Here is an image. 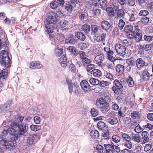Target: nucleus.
I'll return each instance as SVG.
<instances>
[{
    "mask_svg": "<svg viewBox=\"0 0 153 153\" xmlns=\"http://www.w3.org/2000/svg\"><path fill=\"white\" fill-rule=\"evenodd\" d=\"M142 34H134V38L137 42L140 41L142 39Z\"/></svg>",
    "mask_w": 153,
    "mask_h": 153,
    "instance_id": "8fccbe9b",
    "label": "nucleus"
},
{
    "mask_svg": "<svg viewBox=\"0 0 153 153\" xmlns=\"http://www.w3.org/2000/svg\"><path fill=\"white\" fill-rule=\"evenodd\" d=\"M105 152V153H114V149L113 147V142H111L110 144H104Z\"/></svg>",
    "mask_w": 153,
    "mask_h": 153,
    "instance_id": "4468645a",
    "label": "nucleus"
},
{
    "mask_svg": "<svg viewBox=\"0 0 153 153\" xmlns=\"http://www.w3.org/2000/svg\"><path fill=\"white\" fill-rule=\"evenodd\" d=\"M86 67V70L87 71L90 73H91V74H92V72H93L96 69L95 65L92 64H88Z\"/></svg>",
    "mask_w": 153,
    "mask_h": 153,
    "instance_id": "cd10ccee",
    "label": "nucleus"
},
{
    "mask_svg": "<svg viewBox=\"0 0 153 153\" xmlns=\"http://www.w3.org/2000/svg\"><path fill=\"white\" fill-rule=\"evenodd\" d=\"M134 131L136 133H138L141 132L143 131V129L140 126L139 124H138L135 128Z\"/></svg>",
    "mask_w": 153,
    "mask_h": 153,
    "instance_id": "e2e57ef3",
    "label": "nucleus"
},
{
    "mask_svg": "<svg viewBox=\"0 0 153 153\" xmlns=\"http://www.w3.org/2000/svg\"><path fill=\"white\" fill-rule=\"evenodd\" d=\"M58 3L56 1H52L50 4V6L52 9L56 8L58 7Z\"/></svg>",
    "mask_w": 153,
    "mask_h": 153,
    "instance_id": "5fc2aeb1",
    "label": "nucleus"
},
{
    "mask_svg": "<svg viewBox=\"0 0 153 153\" xmlns=\"http://www.w3.org/2000/svg\"><path fill=\"white\" fill-rule=\"evenodd\" d=\"M130 140H129L126 141L123 143L124 146L129 149H131L132 147V143L130 141Z\"/></svg>",
    "mask_w": 153,
    "mask_h": 153,
    "instance_id": "a19ab883",
    "label": "nucleus"
},
{
    "mask_svg": "<svg viewBox=\"0 0 153 153\" xmlns=\"http://www.w3.org/2000/svg\"><path fill=\"white\" fill-rule=\"evenodd\" d=\"M90 136L92 138L98 139L99 137V132L97 130H93L90 132Z\"/></svg>",
    "mask_w": 153,
    "mask_h": 153,
    "instance_id": "c85d7f7f",
    "label": "nucleus"
},
{
    "mask_svg": "<svg viewBox=\"0 0 153 153\" xmlns=\"http://www.w3.org/2000/svg\"><path fill=\"white\" fill-rule=\"evenodd\" d=\"M106 35L105 33H104L103 31H100L94 36V40L98 42H103L105 40Z\"/></svg>",
    "mask_w": 153,
    "mask_h": 153,
    "instance_id": "6e6552de",
    "label": "nucleus"
},
{
    "mask_svg": "<svg viewBox=\"0 0 153 153\" xmlns=\"http://www.w3.org/2000/svg\"><path fill=\"white\" fill-rule=\"evenodd\" d=\"M79 54L82 64L84 67H85L91 62V60L87 57L86 53L84 52L79 51Z\"/></svg>",
    "mask_w": 153,
    "mask_h": 153,
    "instance_id": "39448f33",
    "label": "nucleus"
},
{
    "mask_svg": "<svg viewBox=\"0 0 153 153\" xmlns=\"http://www.w3.org/2000/svg\"><path fill=\"white\" fill-rule=\"evenodd\" d=\"M133 27L130 25H128L124 27V31L126 33H128L129 32H133Z\"/></svg>",
    "mask_w": 153,
    "mask_h": 153,
    "instance_id": "79ce46f5",
    "label": "nucleus"
},
{
    "mask_svg": "<svg viewBox=\"0 0 153 153\" xmlns=\"http://www.w3.org/2000/svg\"><path fill=\"white\" fill-rule=\"evenodd\" d=\"M115 48L118 54L120 56H124L126 53L125 46L122 45L117 44L115 46Z\"/></svg>",
    "mask_w": 153,
    "mask_h": 153,
    "instance_id": "423d86ee",
    "label": "nucleus"
},
{
    "mask_svg": "<svg viewBox=\"0 0 153 153\" xmlns=\"http://www.w3.org/2000/svg\"><path fill=\"white\" fill-rule=\"evenodd\" d=\"M69 68L72 72H75L76 71V68L75 65L73 64H71L69 66Z\"/></svg>",
    "mask_w": 153,
    "mask_h": 153,
    "instance_id": "338daca9",
    "label": "nucleus"
},
{
    "mask_svg": "<svg viewBox=\"0 0 153 153\" xmlns=\"http://www.w3.org/2000/svg\"><path fill=\"white\" fill-rule=\"evenodd\" d=\"M135 64L137 68L140 70L145 66L147 65L145 61L141 58L137 59L136 60Z\"/></svg>",
    "mask_w": 153,
    "mask_h": 153,
    "instance_id": "ddd939ff",
    "label": "nucleus"
},
{
    "mask_svg": "<svg viewBox=\"0 0 153 153\" xmlns=\"http://www.w3.org/2000/svg\"><path fill=\"white\" fill-rule=\"evenodd\" d=\"M149 14V12L146 10H142L140 11L139 13L140 16H146Z\"/></svg>",
    "mask_w": 153,
    "mask_h": 153,
    "instance_id": "052dcab7",
    "label": "nucleus"
},
{
    "mask_svg": "<svg viewBox=\"0 0 153 153\" xmlns=\"http://www.w3.org/2000/svg\"><path fill=\"white\" fill-rule=\"evenodd\" d=\"M139 114L138 111H133L131 114V117L134 119L138 118L139 117Z\"/></svg>",
    "mask_w": 153,
    "mask_h": 153,
    "instance_id": "603ef678",
    "label": "nucleus"
},
{
    "mask_svg": "<svg viewBox=\"0 0 153 153\" xmlns=\"http://www.w3.org/2000/svg\"><path fill=\"white\" fill-rule=\"evenodd\" d=\"M115 86L118 88L119 89H122L123 88V86L122 84L120 83L119 81L117 79H115L114 81Z\"/></svg>",
    "mask_w": 153,
    "mask_h": 153,
    "instance_id": "09e8293b",
    "label": "nucleus"
},
{
    "mask_svg": "<svg viewBox=\"0 0 153 153\" xmlns=\"http://www.w3.org/2000/svg\"><path fill=\"white\" fill-rule=\"evenodd\" d=\"M100 25L102 28L106 31L108 30L111 27L109 22L106 20L102 21L101 22Z\"/></svg>",
    "mask_w": 153,
    "mask_h": 153,
    "instance_id": "a211bd4d",
    "label": "nucleus"
},
{
    "mask_svg": "<svg viewBox=\"0 0 153 153\" xmlns=\"http://www.w3.org/2000/svg\"><path fill=\"white\" fill-rule=\"evenodd\" d=\"M63 52V50L61 48H56L55 50V53L57 56H60Z\"/></svg>",
    "mask_w": 153,
    "mask_h": 153,
    "instance_id": "de8ad7c7",
    "label": "nucleus"
},
{
    "mask_svg": "<svg viewBox=\"0 0 153 153\" xmlns=\"http://www.w3.org/2000/svg\"><path fill=\"white\" fill-rule=\"evenodd\" d=\"M106 122L111 125H115L118 123V119L116 117H110L107 120Z\"/></svg>",
    "mask_w": 153,
    "mask_h": 153,
    "instance_id": "b1692460",
    "label": "nucleus"
},
{
    "mask_svg": "<svg viewBox=\"0 0 153 153\" xmlns=\"http://www.w3.org/2000/svg\"><path fill=\"white\" fill-rule=\"evenodd\" d=\"M30 128L31 130L33 131H36L41 129L40 126L32 125L30 126Z\"/></svg>",
    "mask_w": 153,
    "mask_h": 153,
    "instance_id": "37998d69",
    "label": "nucleus"
},
{
    "mask_svg": "<svg viewBox=\"0 0 153 153\" xmlns=\"http://www.w3.org/2000/svg\"><path fill=\"white\" fill-rule=\"evenodd\" d=\"M75 2L70 1L67 2L65 5V8L67 11L71 12L76 7Z\"/></svg>",
    "mask_w": 153,
    "mask_h": 153,
    "instance_id": "dca6fc26",
    "label": "nucleus"
},
{
    "mask_svg": "<svg viewBox=\"0 0 153 153\" xmlns=\"http://www.w3.org/2000/svg\"><path fill=\"white\" fill-rule=\"evenodd\" d=\"M126 110V108L125 106L121 107L118 112V115L121 117H123L125 116V111Z\"/></svg>",
    "mask_w": 153,
    "mask_h": 153,
    "instance_id": "2f4dec72",
    "label": "nucleus"
},
{
    "mask_svg": "<svg viewBox=\"0 0 153 153\" xmlns=\"http://www.w3.org/2000/svg\"><path fill=\"white\" fill-rule=\"evenodd\" d=\"M104 50L106 52V54L108 55V59L110 60V58L111 57V55H113L114 53V52L110 50L109 46H107L104 48Z\"/></svg>",
    "mask_w": 153,
    "mask_h": 153,
    "instance_id": "a878e982",
    "label": "nucleus"
},
{
    "mask_svg": "<svg viewBox=\"0 0 153 153\" xmlns=\"http://www.w3.org/2000/svg\"><path fill=\"white\" fill-rule=\"evenodd\" d=\"M91 113L92 116L93 117H96L98 114V111L96 109L94 108L91 109Z\"/></svg>",
    "mask_w": 153,
    "mask_h": 153,
    "instance_id": "4d7b16f0",
    "label": "nucleus"
},
{
    "mask_svg": "<svg viewBox=\"0 0 153 153\" xmlns=\"http://www.w3.org/2000/svg\"><path fill=\"white\" fill-rule=\"evenodd\" d=\"M121 135L123 140L126 141L127 140H131V136H129L127 134L121 133Z\"/></svg>",
    "mask_w": 153,
    "mask_h": 153,
    "instance_id": "a18cd8bd",
    "label": "nucleus"
},
{
    "mask_svg": "<svg viewBox=\"0 0 153 153\" xmlns=\"http://www.w3.org/2000/svg\"><path fill=\"white\" fill-rule=\"evenodd\" d=\"M99 153H102L103 151V147L100 145H97L96 147Z\"/></svg>",
    "mask_w": 153,
    "mask_h": 153,
    "instance_id": "69168bd1",
    "label": "nucleus"
},
{
    "mask_svg": "<svg viewBox=\"0 0 153 153\" xmlns=\"http://www.w3.org/2000/svg\"><path fill=\"white\" fill-rule=\"evenodd\" d=\"M131 140L137 143L141 142V137L140 135L137 134L132 133L131 134Z\"/></svg>",
    "mask_w": 153,
    "mask_h": 153,
    "instance_id": "6ab92c4d",
    "label": "nucleus"
},
{
    "mask_svg": "<svg viewBox=\"0 0 153 153\" xmlns=\"http://www.w3.org/2000/svg\"><path fill=\"white\" fill-rule=\"evenodd\" d=\"M93 75L94 77L100 78L102 75L101 71L99 69H95L93 72Z\"/></svg>",
    "mask_w": 153,
    "mask_h": 153,
    "instance_id": "c756f323",
    "label": "nucleus"
},
{
    "mask_svg": "<svg viewBox=\"0 0 153 153\" xmlns=\"http://www.w3.org/2000/svg\"><path fill=\"white\" fill-rule=\"evenodd\" d=\"M11 140L13 141H9L7 142V145H8V148H7V149L8 150H10L11 147H12L13 148V149H14V148H15V146L16 145V140H13L12 139V137H11Z\"/></svg>",
    "mask_w": 153,
    "mask_h": 153,
    "instance_id": "4be33fe9",
    "label": "nucleus"
},
{
    "mask_svg": "<svg viewBox=\"0 0 153 153\" xmlns=\"http://www.w3.org/2000/svg\"><path fill=\"white\" fill-rule=\"evenodd\" d=\"M118 9V4H115V5L114 4H112L111 7H109L106 8V11L107 12L108 16L109 17H113L115 15L114 10H117Z\"/></svg>",
    "mask_w": 153,
    "mask_h": 153,
    "instance_id": "0eeeda50",
    "label": "nucleus"
},
{
    "mask_svg": "<svg viewBox=\"0 0 153 153\" xmlns=\"http://www.w3.org/2000/svg\"><path fill=\"white\" fill-rule=\"evenodd\" d=\"M105 76L110 81H112L114 79V78L112 75L110 73L107 71H106L105 73Z\"/></svg>",
    "mask_w": 153,
    "mask_h": 153,
    "instance_id": "3c124183",
    "label": "nucleus"
},
{
    "mask_svg": "<svg viewBox=\"0 0 153 153\" xmlns=\"http://www.w3.org/2000/svg\"><path fill=\"white\" fill-rule=\"evenodd\" d=\"M90 83L93 85H97L99 83V80L94 78H91L89 80Z\"/></svg>",
    "mask_w": 153,
    "mask_h": 153,
    "instance_id": "ea45409f",
    "label": "nucleus"
},
{
    "mask_svg": "<svg viewBox=\"0 0 153 153\" xmlns=\"http://www.w3.org/2000/svg\"><path fill=\"white\" fill-rule=\"evenodd\" d=\"M91 27V31L93 33H96L98 32V28L97 26L95 25H92Z\"/></svg>",
    "mask_w": 153,
    "mask_h": 153,
    "instance_id": "13d9d810",
    "label": "nucleus"
},
{
    "mask_svg": "<svg viewBox=\"0 0 153 153\" xmlns=\"http://www.w3.org/2000/svg\"><path fill=\"white\" fill-rule=\"evenodd\" d=\"M125 25V22L122 19L119 20L118 24V28L120 30L122 29Z\"/></svg>",
    "mask_w": 153,
    "mask_h": 153,
    "instance_id": "c03bdc74",
    "label": "nucleus"
},
{
    "mask_svg": "<svg viewBox=\"0 0 153 153\" xmlns=\"http://www.w3.org/2000/svg\"><path fill=\"white\" fill-rule=\"evenodd\" d=\"M90 27L89 25L84 24L82 25L81 28V30L86 33H88L90 31Z\"/></svg>",
    "mask_w": 153,
    "mask_h": 153,
    "instance_id": "f704fd0d",
    "label": "nucleus"
},
{
    "mask_svg": "<svg viewBox=\"0 0 153 153\" xmlns=\"http://www.w3.org/2000/svg\"><path fill=\"white\" fill-rule=\"evenodd\" d=\"M149 134L147 131H143L141 134V141H143L144 143L148 142L149 140Z\"/></svg>",
    "mask_w": 153,
    "mask_h": 153,
    "instance_id": "aec40b11",
    "label": "nucleus"
},
{
    "mask_svg": "<svg viewBox=\"0 0 153 153\" xmlns=\"http://www.w3.org/2000/svg\"><path fill=\"white\" fill-rule=\"evenodd\" d=\"M126 62L127 64L129 65L128 66V68H129V70H130L131 68L130 66V65H133L134 64V61L133 59L132 58H131L128 59L126 61Z\"/></svg>",
    "mask_w": 153,
    "mask_h": 153,
    "instance_id": "864d4df0",
    "label": "nucleus"
},
{
    "mask_svg": "<svg viewBox=\"0 0 153 153\" xmlns=\"http://www.w3.org/2000/svg\"><path fill=\"white\" fill-rule=\"evenodd\" d=\"M80 85L82 88L85 91H91V87L87 81H82L80 83Z\"/></svg>",
    "mask_w": 153,
    "mask_h": 153,
    "instance_id": "f8f14e48",
    "label": "nucleus"
},
{
    "mask_svg": "<svg viewBox=\"0 0 153 153\" xmlns=\"http://www.w3.org/2000/svg\"><path fill=\"white\" fill-rule=\"evenodd\" d=\"M146 30L147 33H153V27L149 26L146 28Z\"/></svg>",
    "mask_w": 153,
    "mask_h": 153,
    "instance_id": "774afa93",
    "label": "nucleus"
},
{
    "mask_svg": "<svg viewBox=\"0 0 153 153\" xmlns=\"http://www.w3.org/2000/svg\"><path fill=\"white\" fill-rule=\"evenodd\" d=\"M149 18L148 17H145L141 19V22L142 24L144 25H146L149 23Z\"/></svg>",
    "mask_w": 153,
    "mask_h": 153,
    "instance_id": "680f3d73",
    "label": "nucleus"
},
{
    "mask_svg": "<svg viewBox=\"0 0 153 153\" xmlns=\"http://www.w3.org/2000/svg\"><path fill=\"white\" fill-rule=\"evenodd\" d=\"M116 69L117 72L121 74L124 70V67L123 65L118 64L116 66Z\"/></svg>",
    "mask_w": 153,
    "mask_h": 153,
    "instance_id": "c9c22d12",
    "label": "nucleus"
},
{
    "mask_svg": "<svg viewBox=\"0 0 153 153\" xmlns=\"http://www.w3.org/2000/svg\"><path fill=\"white\" fill-rule=\"evenodd\" d=\"M111 83V82L109 81L102 80L99 82V85L100 87H104L108 86Z\"/></svg>",
    "mask_w": 153,
    "mask_h": 153,
    "instance_id": "58836bf2",
    "label": "nucleus"
},
{
    "mask_svg": "<svg viewBox=\"0 0 153 153\" xmlns=\"http://www.w3.org/2000/svg\"><path fill=\"white\" fill-rule=\"evenodd\" d=\"M142 74L143 77L145 80L147 81L149 79L150 74L147 70H144L143 71Z\"/></svg>",
    "mask_w": 153,
    "mask_h": 153,
    "instance_id": "4c0bfd02",
    "label": "nucleus"
},
{
    "mask_svg": "<svg viewBox=\"0 0 153 153\" xmlns=\"http://www.w3.org/2000/svg\"><path fill=\"white\" fill-rule=\"evenodd\" d=\"M29 65L30 68L33 69H40L43 68L42 64L39 61L31 62L29 63Z\"/></svg>",
    "mask_w": 153,
    "mask_h": 153,
    "instance_id": "9b49d317",
    "label": "nucleus"
},
{
    "mask_svg": "<svg viewBox=\"0 0 153 153\" xmlns=\"http://www.w3.org/2000/svg\"><path fill=\"white\" fill-rule=\"evenodd\" d=\"M0 58L1 59L3 65L7 68L10 67V60L8 52L6 50L1 51L0 53Z\"/></svg>",
    "mask_w": 153,
    "mask_h": 153,
    "instance_id": "7ed1b4c3",
    "label": "nucleus"
},
{
    "mask_svg": "<svg viewBox=\"0 0 153 153\" xmlns=\"http://www.w3.org/2000/svg\"><path fill=\"white\" fill-rule=\"evenodd\" d=\"M75 36L78 39L82 41L84 40L86 38L85 35L80 32H77L76 33Z\"/></svg>",
    "mask_w": 153,
    "mask_h": 153,
    "instance_id": "473e14b6",
    "label": "nucleus"
},
{
    "mask_svg": "<svg viewBox=\"0 0 153 153\" xmlns=\"http://www.w3.org/2000/svg\"><path fill=\"white\" fill-rule=\"evenodd\" d=\"M112 141L115 143H117L120 141V138L117 135H113L112 137Z\"/></svg>",
    "mask_w": 153,
    "mask_h": 153,
    "instance_id": "49530a36",
    "label": "nucleus"
},
{
    "mask_svg": "<svg viewBox=\"0 0 153 153\" xmlns=\"http://www.w3.org/2000/svg\"><path fill=\"white\" fill-rule=\"evenodd\" d=\"M13 128H8L7 130H3L1 136L3 137L4 135L9 133L12 135V139L18 140L21 137L26 136L28 134L27 130L26 128V125H19L17 126L18 130H15Z\"/></svg>",
    "mask_w": 153,
    "mask_h": 153,
    "instance_id": "f257e3e1",
    "label": "nucleus"
},
{
    "mask_svg": "<svg viewBox=\"0 0 153 153\" xmlns=\"http://www.w3.org/2000/svg\"><path fill=\"white\" fill-rule=\"evenodd\" d=\"M125 12L122 9L117 10L115 11V16L116 19H123L125 16Z\"/></svg>",
    "mask_w": 153,
    "mask_h": 153,
    "instance_id": "f3484780",
    "label": "nucleus"
},
{
    "mask_svg": "<svg viewBox=\"0 0 153 153\" xmlns=\"http://www.w3.org/2000/svg\"><path fill=\"white\" fill-rule=\"evenodd\" d=\"M58 28L63 31H66L69 29V25L66 21H62L58 23Z\"/></svg>",
    "mask_w": 153,
    "mask_h": 153,
    "instance_id": "9d476101",
    "label": "nucleus"
},
{
    "mask_svg": "<svg viewBox=\"0 0 153 153\" xmlns=\"http://www.w3.org/2000/svg\"><path fill=\"white\" fill-rule=\"evenodd\" d=\"M97 126L98 129L102 131L105 130L107 128L105 126V123L102 121L99 122L97 124Z\"/></svg>",
    "mask_w": 153,
    "mask_h": 153,
    "instance_id": "7c9ffc66",
    "label": "nucleus"
},
{
    "mask_svg": "<svg viewBox=\"0 0 153 153\" xmlns=\"http://www.w3.org/2000/svg\"><path fill=\"white\" fill-rule=\"evenodd\" d=\"M7 141L4 140H0V145L2 146V148L5 150H7L8 147L7 145Z\"/></svg>",
    "mask_w": 153,
    "mask_h": 153,
    "instance_id": "e433bc0d",
    "label": "nucleus"
},
{
    "mask_svg": "<svg viewBox=\"0 0 153 153\" xmlns=\"http://www.w3.org/2000/svg\"><path fill=\"white\" fill-rule=\"evenodd\" d=\"M143 39L145 41L150 42L153 40V36L144 35L143 36Z\"/></svg>",
    "mask_w": 153,
    "mask_h": 153,
    "instance_id": "bf43d9fd",
    "label": "nucleus"
},
{
    "mask_svg": "<svg viewBox=\"0 0 153 153\" xmlns=\"http://www.w3.org/2000/svg\"><path fill=\"white\" fill-rule=\"evenodd\" d=\"M95 61L96 63L99 66L102 67L103 66L102 64V62L104 59V55L101 54L97 55L94 58Z\"/></svg>",
    "mask_w": 153,
    "mask_h": 153,
    "instance_id": "2eb2a0df",
    "label": "nucleus"
},
{
    "mask_svg": "<svg viewBox=\"0 0 153 153\" xmlns=\"http://www.w3.org/2000/svg\"><path fill=\"white\" fill-rule=\"evenodd\" d=\"M56 22V14L53 12L49 13L48 20L45 22V27L48 33H52L53 28L52 24L55 23Z\"/></svg>",
    "mask_w": 153,
    "mask_h": 153,
    "instance_id": "f03ea898",
    "label": "nucleus"
},
{
    "mask_svg": "<svg viewBox=\"0 0 153 153\" xmlns=\"http://www.w3.org/2000/svg\"><path fill=\"white\" fill-rule=\"evenodd\" d=\"M108 104L105 99L103 98H99L96 100V105H107Z\"/></svg>",
    "mask_w": 153,
    "mask_h": 153,
    "instance_id": "bb28decb",
    "label": "nucleus"
},
{
    "mask_svg": "<svg viewBox=\"0 0 153 153\" xmlns=\"http://www.w3.org/2000/svg\"><path fill=\"white\" fill-rule=\"evenodd\" d=\"M2 48L6 50L8 49L7 47V44L5 42L2 43V41L0 39V50Z\"/></svg>",
    "mask_w": 153,
    "mask_h": 153,
    "instance_id": "6e6d98bb",
    "label": "nucleus"
},
{
    "mask_svg": "<svg viewBox=\"0 0 153 153\" xmlns=\"http://www.w3.org/2000/svg\"><path fill=\"white\" fill-rule=\"evenodd\" d=\"M152 145L151 144H148L146 145L144 149V150L145 152H147L150 150L152 148Z\"/></svg>",
    "mask_w": 153,
    "mask_h": 153,
    "instance_id": "0e129e2a",
    "label": "nucleus"
},
{
    "mask_svg": "<svg viewBox=\"0 0 153 153\" xmlns=\"http://www.w3.org/2000/svg\"><path fill=\"white\" fill-rule=\"evenodd\" d=\"M67 49L69 52L75 56H77L79 54L77 50L73 46H69L67 48Z\"/></svg>",
    "mask_w": 153,
    "mask_h": 153,
    "instance_id": "412c9836",
    "label": "nucleus"
},
{
    "mask_svg": "<svg viewBox=\"0 0 153 153\" xmlns=\"http://www.w3.org/2000/svg\"><path fill=\"white\" fill-rule=\"evenodd\" d=\"M61 66L63 68H65L67 66V60L66 57L64 56H62L59 60Z\"/></svg>",
    "mask_w": 153,
    "mask_h": 153,
    "instance_id": "393cba45",
    "label": "nucleus"
},
{
    "mask_svg": "<svg viewBox=\"0 0 153 153\" xmlns=\"http://www.w3.org/2000/svg\"><path fill=\"white\" fill-rule=\"evenodd\" d=\"M40 138L39 135L37 134L30 135L27 140V143L28 146H31L35 145Z\"/></svg>",
    "mask_w": 153,
    "mask_h": 153,
    "instance_id": "20e7f679",
    "label": "nucleus"
},
{
    "mask_svg": "<svg viewBox=\"0 0 153 153\" xmlns=\"http://www.w3.org/2000/svg\"><path fill=\"white\" fill-rule=\"evenodd\" d=\"M126 82L128 85L130 87H132L134 85V82L132 78L129 76L126 79Z\"/></svg>",
    "mask_w": 153,
    "mask_h": 153,
    "instance_id": "72a5a7b5",
    "label": "nucleus"
},
{
    "mask_svg": "<svg viewBox=\"0 0 153 153\" xmlns=\"http://www.w3.org/2000/svg\"><path fill=\"white\" fill-rule=\"evenodd\" d=\"M65 42L66 43H70L72 44H74L75 41L74 39V36L72 34H69L66 38Z\"/></svg>",
    "mask_w": 153,
    "mask_h": 153,
    "instance_id": "5701e85b",
    "label": "nucleus"
},
{
    "mask_svg": "<svg viewBox=\"0 0 153 153\" xmlns=\"http://www.w3.org/2000/svg\"><path fill=\"white\" fill-rule=\"evenodd\" d=\"M24 119V117L22 116H20L16 118L15 121L11 123V126L12 127L16 128L17 126H19V125L24 124L23 123H22Z\"/></svg>",
    "mask_w": 153,
    "mask_h": 153,
    "instance_id": "1a4fd4ad",
    "label": "nucleus"
}]
</instances>
